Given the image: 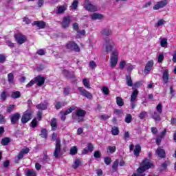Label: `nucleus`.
Masks as SVG:
<instances>
[{"label": "nucleus", "instance_id": "1", "mask_svg": "<svg viewBox=\"0 0 176 176\" xmlns=\"http://www.w3.org/2000/svg\"><path fill=\"white\" fill-rule=\"evenodd\" d=\"M153 164L151 163V160L145 159L141 164V166L138 168V173H145L146 170H149Z\"/></svg>", "mask_w": 176, "mask_h": 176}, {"label": "nucleus", "instance_id": "2", "mask_svg": "<svg viewBox=\"0 0 176 176\" xmlns=\"http://www.w3.org/2000/svg\"><path fill=\"white\" fill-rule=\"evenodd\" d=\"M118 57L119 52H118L116 50L113 51L110 58V67L111 68H115V67L118 65Z\"/></svg>", "mask_w": 176, "mask_h": 176}, {"label": "nucleus", "instance_id": "3", "mask_svg": "<svg viewBox=\"0 0 176 176\" xmlns=\"http://www.w3.org/2000/svg\"><path fill=\"white\" fill-rule=\"evenodd\" d=\"M66 48H67L68 50L76 52L77 53L80 52V48L79 47V45H78V44H76V43L74 41H69L66 44Z\"/></svg>", "mask_w": 176, "mask_h": 176}, {"label": "nucleus", "instance_id": "4", "mask_svg": "<svg viewBox=\"0 0 176 176\" xmlns=\"http://www.w3.org/2000/svg\"><path fill=\"white\" fill-rule=\"evenodd\" d=\"M60 153H61V140L57 138L55 143V150L54 151V157L57 159V157L60 156Z\"/></svg>", "mask_w": 176, "mask_h": 176}, {"label": "nucleus", "instance_id": "5", "mask_svg": "<svg viewBox=\"0 0 176 176\" xmlns=\"http://www.w3.org/2000/svg\"><path fill=\"white\" fill-rule=\"evenodd\" d=\"M138 93L139 91L138 89H134L133 91L131 94V107L132 109H134L137 104H135V102H137V97H138Z\"/></svg>", "mask_w": 176, "mask_h": 176}, {"label": "nucleus", "instance_id": "6", "mask_svg": "<svg viewBox=\"0 0 176 176\" xmlns=\"http://www.w3.org/2000/svg\"><path fill=\"white\" fill-rule=\"evenodd\" d=\"M84 8L86 10H88V12H97L98 10L97 6L91 4L89 0L85 1Z\"/></svg>", "mask_w": 176, "mask_h": 176}, {"label": "nucleus", "instance_id": "7", "mask_svg": "<svg viewBox=\"0 0 176 176\" xmlns=\"http://www.w3.org/2000/svg\"><path fill=\"white\" fill-rule=\"evenodd\" d=\"M104 47L107 53H111V52H112V49L115 48V43L112 39H107L106 41Z\"/></svg>", "mask_w": 176, "mask_h": 176}, {"label": "nucleus", "instance_id": "8", "mask_svg": "<svg viewBox=\"0 0 176 176\" xmlns=\"http://www.w3.org/2000/svg\"><path fill=\"white\" fill-rule=\"evenodd\" d=\"M14 38L19 45H23V43L27 42V37L21 33L16 34Z\"/></svg>", "mask_w": 176, "mask_h": 176}, {"label": "nucleus", "instance_id": "9", "mask_svg": "<svg viewBox=\"0 0 176 176\" xmlns=\"http://www.w3.org/2000/svg\"><path fill=\"white\" fill-rule=\"evenodd\" d=\"M78 91H80L81 96L82 97H86V98H89V100H91L93 98V95L91 93L89 92L87 90L85 89V88L78 87Z\"/></svg>", "mask_w": 176, "mask_h": 176}, {"label": "nucleus", "instance_id": "10", "mask_svg": "<svg viewBox=\"0 0 176 176\" xmlns=\"http://www.w3.org/2000/svg\"><path fill=\"white\" fill-rule=\"evenodd\" d=\"M32 113L33 112L30 110L25 111L21 118L22 123H27L29 120H31V116Z\"/></svg>", "mask_w": 176, "mask_h": 176}, {"label": "nucleus", "instance_id": "11", "mask_svg": "<svg viewBox=\"0 0 176 176\" xmlns=\"http://www.w3.org/2000/svg\"><path fill=\"white\" fill-rule=\"evenodd\" d=\"M76 115L78 117V122H83L85 116H86V111L79 109L76 111Z\"/></svg>", "mask_w": 176, "mask_h": 176}, {"label": "nucleus", "instance_id": "12", "mask_svg": "<svg viewBox=\"0 0 176 176\" xmlns=\"http://www.w3.org/2000/svg\"><path fill=\"white\" fill-rule=\"evenodd\" d=\"M60 24L63 28H68V27H69V24H71V18H69V16H65Z\"/></svg>", "mask_w": 176, "mask_h": 176}, {"label": "nucleus", "instance_id": "13", "mask_svg": "<svg viewBox=\"0 0 176 176\" xmlns=\"http://www.w3.org/2000/svg\"><path fill=\"white\" fill-rule=\"evenodd\" d=\"M12 124H16L20 120V113H16L10 116Z\"/></svg>", "mask_w": 176, "mask_h": 176}, {"label": "nucleus", "instance_id": "14", "mask_svg": "<svg viewBox=\"0 0 176 176\" xmlns=\"http://www.w3.org/2000/svg\"><path fill=\"white\" fill-rule=\"evenodd\" d=\"M34 82L37 84V86L41 87L45 84V78L38 76L34 78Z\"/></svg>", "mask_w": 176, "mask_h": 176}, {"label": "nucleus", "instance_id": "15", "mask_svg": "<svg viewBox=\"0 0 176 176\" xmlns=\"http://www.w3.org/2000/svg\"><path fill=\"white\" fill-rule=\"evenodd\" d=\"M100 34L102 36H111L112 35V30L109 28H104L100 31Z\"/></svg>", "mask_w": 176, "mask_h": 176}, {"label": "nucleus", "instance_id": "16", "mask_svg": "<svg viewBox=\"0 0 176 176\" xmlns=\"http://www.w3.org/2000/svg\"><path fill=\"white\" fill-rule=\"evenodd\" d=\"M67 10V6H59L56 7V14H63Z\"/></svg>", "mask_w": 176, "mask_h": 176}, {"label": "nucleus", "instance_id": "17", "mask_svg": "<svg viewBox=\"0 0 176 176\" xmlns=\"http://www.w3.org/2000/svg\"><path fill=\"white\" fill-rule=\"evenodd\" d=\"M168 79H170V74H168V70H165L162 74V80L164 83H168Z\"/></svg>", "mask_w": 176, "mask_h": 176}, {"label": "nucleus", "instance_id": "18", "mask_svg": "<svg viewBox=\"0 0 176 176\" xmlns=\"http://www.w3.org/2000/svg\"><path fill=\"white\" fill-rule=\"evenodd\" d=\"M156 153L162 159H163V157H166V152L164 151V150L163 148H162L160 147H159L157 149Z\"/></svg>", "mask_w": 176, "mask_h": 176}, {"label": "nucleus", "instance_id": "19", "mask_svg": "<svg viewBox=\"0 0 176 176\" xmlns=\"http://www.w3.org/2000/svg\"><path fill=\"white\" fill-rule=\"evenodd\" d=\"M63 74L66 78H75V74H74V72H68V70L64 69L63 70Z\"/></svg>", "mask_w": 176, "mask_h": 176}, {"label": "nucleus", "instance_id": "20", "mask_svg": "<svg viewBox=\"0 0 176 176\" xmlns=\"http://www.w3.org/2000/svg\"><path fill=\"white\" fill-rule=\"evenodd\" d=\"M153 67V60L148 61L144 67V72H149L152 69Z\"/></svg>", "mask_w": 176, "mask_h": 176}, {"label": "nucleus", "instance_id": "21", "mask_svg": "<svg viewBox=\"0 0 176 176\" xmlns=\"http://www.w3.org/2000/svg\"><path fill=\"white\" fill-rule=\"evenodd\" d=\"M91 20H101L104 19V16H102L101 14L94 13L91 15Z\"/></svg>", "mask_w": 176, "mask_h": 176}, {"label": "nucleus", "instance_id": "22", "mask_svg": "<svg viewBox=\"0 0 176 176\" xmlns=\"http://www.w3.org/2000/svg\"><path fill=\"white\" fill-rule=\"evenodd\" d=\"M161 113L155 111L154 113H152L151 117L155 122H160L162 120V118H160Z\"/></svg>", "mask_w": 176, "mask_h": 176}, {"label": "nucleus", "instance_id": "23", "mask_svg": "<svg viewBox=\"0 0 176 176\" xmlns=\"http://www.w3.org/2000/svg\"><path fill=\"white\" fill-rule=\"evenodd\" d=\"M133 152L135 156H136V157H138L140 156V153H141V146L140 144L135 145Z\"/></svg>", "mask_w": 176, "mask_h": 176}, {"label": "nucleus", "instance_id": "24", "mask_svg": "<svg viewBox=\"0 0 176 176\" xmlns=\"http://www.w3.org/2000/svg\"><path fill=\"white\" fill-rule=\"evenodd\" d=\"M34 25H36L38 28H45L46 23L42 21H34Z\"/></svg>", "mask_w": 176, "mask_h": 176}, {"label": "nucleus", "instance_id": "25", "mask_svg": "<svg viewBox=\"0 0 176 176\" xmlns=\"http://www.w3.org/2000/svg\"><path fill=\"white\" fill-rule=\"evenodd\" d=\"M50 124L52 126V130H53L54 131L57 130V119L53 118L52 120H51Z\"/></svg>", "mask_w": 176, "mask_h": 176}, {"label": "nucleus", "instance_id": "26", "mask_svg": "<svg viewBox=\"0 0 176 176\" xmlns=\"http://www.w3.org/2000/svg\"><path fill=\"white\" fill-rule=\"evenodd\" d=\"M37 109H41V111H45L47 109V103H40L36 106Z\"/></svg>", "mask_w": 176, "mask_h": 176}, {"label": "nucleus", "instance_id": "27", "mask_svg": "<svg viewBox=\"0 0 176 176\" xmlns=\"http://www.w3.org/2000/svg\"><path fill=\"white\" fill-rule=\"evenodd\" d=\"M8 80L10 85H13L14 83V75L12 73L8 74Z\"/></svg>", "mask_w": 176, "mask_h": 176}, {"label": "nucleus", "instance_id": "28", "mask_svg": "<svg viewBox=\"0 0 176 176\" xmlns=\"http://www.w3.org/2000/svg\"><path fill=\"white\" fill-rule=\"evenodd\" d=\"M118 167H119V160H116L112 165L113 173H116L118 171Z\"/></svg>", "mask_w": 176, "mask_h": 176}, {"label": "nucleus", "instance_id": "29", "mask_svg": "<svg viewBox=\"0 0 176 176\" xmlns=\"http://www.w3.org/2000/svg\"><path fill=\"white\" fill-rule=\"evenodd\" d=\"M11 140L10 138H4L1 140V144L3 146H6V145H9V142H10Z\"/></svg>", "mask_w": 176, "mask_h": 176}, {"label": "nucleus", "instance_id": "30", "mask_svg": "<svg viewBox=\"0 0 176 176\" xmlns=\"http://www.w3.org/2000/svg\"><path fill=\"white\" fill-rule=\"evenodd\" d=\"M82 84L86 89H91L90 87V80H89L87 78L82 79Z\"/></svg>", "mask_w": 176, "mask_h": 176}, {"label": "nucleus", "instance_id": "31", "mask_svg": "<svg viewBox=\"0 0 176 176\" xmlns=\"http://www.w3.org/2000/svg\"><path fill=\"white\" fill-rule=\"evenodd\" d=\"M11 97L14 98V100H16V98H20V97H21V94L19 91H14L12 93Z\"/></svg>", "mask_w": 176, "mask_h": 176}, {"label": "nucleus", "instance_id": "32", "mask_svg": "<svg viewBox=\"0 0 176 176\" xmlns=\"http://www.w3.org/2000/svg\"><path fill=\"white\" fill-rule=\"evenodd\" d=\"M116 104L118 107H123V105H124V101H123L122 98L118 96L116 98Z\"/></svg>", "mask_w": 176, "mask_h": 176}, {"label": "nucleus", "instance_id": "33", "mask_svg": "<svg viewBox=\"0 0 176 176\" xmlns=\"http://www.w3.org/2000/svg\"><path fill=\"white\" fill-rule=\"evenodd\" d=\"M126 80L127 86H129V87H133V80L131 79V76H126Z\"/></svg>", "mask_w": 176, "mask_h": 176}, {"label": "nucleus", "instance_id": "34", "mask_svg": "<svg viewBox=\"0 0 176 176\" xmlns=\"http://www.w3.org/2000/svg\"><path fill=\"white\" fill-rule=\"evenodd\" d=\"M75 107L72 106L69 109H66L65 111H63L65 113V115H69V113H72V112H74L75 111Z\"/></svg>", "mask_w": 176, "mask_h": 176}, {"label": "nucleus", "instance_id": "35", "mask_svg": "<svg viewBox=\"0 0 176 176\" xmlns=\"http://www.w3.org/2000/svg\"><path fill=\"white\" fill-rule=\"evenodd\" d=\"M27 176H36V172L34 170H28L25 172Z\"/></svg>", "mask_w": 176, "mask_h": 176}, {"label": "nucleus", "instance_id": "36", "mask_svg": "<svg viewBox=\"0 0 176 176\" xmlns=\"http://www.w3.org/2000/svg\"><path fill=\"white\" fill-rule=\"evenodd\" d=\"M111 133H112L113 135H119V128H118L117 126H113Z\"/></svg>", "mask_w": 176, "mask_h": 176}, {"label": "nucleus", "instance_id": "37", "mask_svg": "<svg viewBox=\"0 0 176 176\" xmlns=\"http://www.w3.org/2000/svg\"><path fill=\"white\" fill-rule=\"evenodd\" d=\"M131 120H133V116H131V114H126L125 117V122L131 123Z\"/></svg>", "mask_w": 176, "mask_h": 176}, {"label": "nucleus", "instance_id": "38", "mask_svg": "<svg viewBox=\"0 0 176 176\" xmlns=\"http://www.w3.org/2000/svg\"><path fill=\"white\" fill-rule=\"evenodd\" d=\"M107 151L109 153H114V152H116V146H108Z\"/></svg>", "mask_w": 176, "mask_h": 176}, {"label": "nucleus", "instance_id": "39", "mask_svg": "<svg viewBox=\"0 0 176 176\" xmlns=\"http://www.w3.org/2000/svg\"><path fill=\"white\" fill-rule=\"evenodd\" d=\"M89 68L91 69H95L96 67H97V63L94 60H91L89 64Z\"/></svg>", "mask_w": 176, "mask_h": 176}, {"label": "nucleus", "instance_id": "40", "mask_svg": "<svg viewBox=\"0 0 176 176\" xmlns=\"http://www.w3.org/2000/svg\"><path fill=\"white\" fill-rule=\"evenodd\" d=\"M164 23H166V21H164V19H160L157 21V23H155V27H156L157 28L163 25L164 24Z\"/></svg>", "mask_w": 176, "mask_h": 176}, {"label": "nucleus", "instance_id": "41", "mask_svg": "<svg viewBox=\"0 0 176 176\" xmlns=\"http://www.w3.org/2000/svg\"><path fill=\"white\" fill-rule=\"evenodd\" d=\"M156 109L158 113L161 114L163 113V106L162 105V103H159L157 105Z\"/></svg>", "mask_w": 176, "mask_h": 176}, {"label": "nucleus", "instance_id": "42", "mask_svg": "<svg viewBox=\"0 0 176 176\" xmlns=\"http://www.w3.org/2000/svg\"><path fill=\"white\" fill-rule=\"evenodd\" d=\"M78 153V147L73 146L70 149V155H76Z\"/></svg>", "mask_w": 176, "mask_h": 176}, {"label": "nucleus", "instance_id": "43", "mask_svg": "<svg viewBox=\"0 0 176 176\" xmlns=\"http://www.w3.org/2000/svg\"><path fill=\"white\" fill-rule=\"evenodd\" d=\"M167 38H162L160 41V45L162 47H166L167 46Z\"/></svg>", "mask_w": 176, "mask_h": 176}, {"label": "nucleus", "instance_id": "44", "mask_svg": "<svg viewBox=\"0 0 176 176\" xmlns=\"http://www.w3.org/2000/svg\"><path fill=\"white\" fill-rule=\"evenodd\" d=\"M70 91H71V88L69 87H66L64 89L63 95L65 96H68L69 94Z\"/></svg>", "mask_w": 176, "mask_h": 176}, {"label": "nucleus", "instance_id": "45", "mask_svg": "<svg viewBox=\"0 0 176 176\" xmlns=\"http://www.w3.org/2000/svg\"><path fill=\"white\" fill-rule=\"evenodd\" d=\"M77 35H76V38H80V35H86V31H85V30H78L77 31Z\"/></svg>", "mask_w": 176, "mask_h": 176}, {"label": "nucleus", "instance_id": "46", "mask_svg": "<svg viewBox=\"0 0 176 176\" xmlns=\"http://www.w3.org/2000/svg\"><path fill=\"white\" fill-rule=\"evenodd\" d=\"M41 135L43 138H46L47 137V131L46 129H43L41 130Z\"/></svg>", "mask_w": 176, "mask_h": 176}, {"label": "nucleus", "instance_id": "47", "mask_svg": "<svg viewBox=\"0 0 176 176\" xmlns=\"http://www.w3.org/2000/svg\"><path fill=\"white\" fill-rule=\"evenodd\" d=\"M36 126H38V120H36V118H34L31 122V127H32L33 129H35Z\"/></svg>", "mask_w": 176, "mask_h": 176}, {"label": "nucleus", "instance_id": "48", "mask_svg": "<svg viewBox=\"0 0 176 176\" xmlns=\"http://www.w3.org/2000/svg\"><path fill=\"white\" fill-rule=\"evenodd\" d=\"M41 162L43 163L46 162H50V158H49V156H47V154L44 153L43 157L41 159Z\"/></svg>", "mask_w": 176, "mask_h": 176}, {"label": "nucleus", "instance_id": "49", "mask_svg": "<svg viewBox=\"0 0 176 176\" xmlns=\"http://www.w3.org/2000/svg\"><path fill=\"white\" fill-rule=\"evenodd\" d=\"M141 86H142V81H138L133 85V89H138Z\"/></svg>", "mask_w": 176, "mask_h": 176}, {"label": "nucleus", "instance_id": "50", "mask_svg": "<svg viewBox=\"0 0 176 176\" xmlns=\"http://www.w3.org/2000/svg\"><path fill=\"white\" fill-rule=\"evenodd\" d=\"M167 3H168L167 0H163V1L158 2V4H160V6L161 8H164V6H166L167 5Z\"/></svg>", "mask_w": 176, "mask_h": 176}, {"label": "nucleus", "instance_id": "51", "mask_svg": "<svg viewBox=\"0 0 176 176\" xmlns=\"http://www.w3.org/2000/svg\"><path fill=\"white\" fill-rule=\"evenodd\" d=\"M102 91L105 96H108V94H109V89L107 87H103L102 88Z\"/></svg>", "mask_w": 176, "mask_h": 176}, {"label": "nucleus", "instance_id": "52", "mask_svg": "<svg viewBox=\"0 0 176 176\" xmlns=\"http://www.w3.org/2000/svg\"><path fill=\"white\" fill-rule=\"evenodd\" d=\"M104 163H105V164H107V166H109V164H111V163H112V159H111V157H105Z\"/></svg>", "mask_w": 176, "mask_h": 176}, {"label": "nucleus", "instance_id": "53", "mask_svg": "<svg viewBox=\"0 0 176 176\" xmlns=\"http://www.w3.org/2000/svg\"><path fill=\"white\" fill-rule=\"evenodd\" d=\"M119 67L120 69H124V67H126V60H121Z\"/></svg>", "mask_w": 176, "mask_h": 176}, {"label": "nucleus", "instance_id": "54", "mask_svg": "<svg viewBox=\"0 0 176 176\" xmlns=\"http://www.w3.org/2000/svg\"><path fill=\"white\" fill-rule=\"evenodd\" d=\"M94 156L96 159H100V157H101V152H100L99 151H94Z\"/></svg>", "mask_w": 176, "mask_h": 176}, {"label": "nucleus", "instance_id": "55", "mask_svg": "<svg viewBox=\"0 0 176 176\" xmlns=\"http://www.w3.org/2000/svg\"><path fill=\"white\" fill-rule=\"evenodd\" d=\"M79 166H80V161L79 160H76L73 165V168L76 169Z\"/></svg>", "mask_w": 176, "mask_h": 176}, {"label": "nucleus", "instance_id": "56", "mask_svg": "<svg viewBox=\"0 0 176 176\" xmlns=\"http://www.w3.org/2000/svg\"><path fill=\"white\" fill-rule=\"evenodd\" d=\"M67 114H65V113L64 111H60V119L61 120H63V122L65 121V120L67 119Z\"/></svg>", "mask_w": 176, "mask_h": 176}, {"label": "nucleus", "instance_id": "57", "mask_svg": "<svg viewBox=\"0 0 176 176\" xmlns=\"http://www.w3.org/2000/svg\"><path fill=\"white\" fill-rule=\"evenodd\" d=\"M35 85V79L32 80L27 85V89H30V87H32V86H34Z\"/></svg>", "mask_w": 176, "mask_h": 176}, {"label": "nucleus", "instance_id": "58", "mask_svg": "<svg viewBox=\"0 0 176 176\" xmlns=\"http://www.w3.org/2000/svg\"><path fill=\"white\" fill-rule=\"evenodd\" d=\"M14 104H10L8 108H7V112L8 113H10L14 109Z\"/></svg>", "mask_w": 176, "mask_h": 176}, {"label": "nucleus", "instance_id": "59", "mask_svg": "<svg viewBox=\"0 0 176 176\" xmlns=\"http://www.w3.org/2000/svg\"><path fill=\"white\" fill-rule=\"evenodd\" d=\"M114 113H116V115H123V110L116 109H114Z\"/></svg>", "mask_w": 176, "mask_h": 176}, {"label": "nucleus", "instance_id": "60", "mask_svg": "<svg viewBox=\"0 0 176 176\" xmlns=\"http://www.w3.org/2000/svg\"><path fill=\"white\" fill-rule=\"evenodd\" d=\"M87 149L89 152H93L94 147L93 146V144H91V143L87 144Z\"/></svg>", "mask_w": 176, "mask_h": 176}, {"label": "nucleus", "instance_id": "61", "mask_svg": "<svg viewBox=\"0 0 176 176\" xmlns=\"http://www.w3.org/2000/svg\"><path fill=\"white\" fill-rule=\"evenodd\" d=\"M7 97H8V95L6 94V91H3L2 93H1V99L3 100V101H5V100H6V98H7Z\"/></svg>", "mask_w": 176, "mask_h": 176}, {"label": "nucleus", "instance_id": "62", "mask_svg": "<svg viewBox=\"0 0 176 176\" xmlns=\"http://www.w3.org/2000/svg\"><path fill=\"white\" fill-rule=\"evenodd\" d=\"M72 7L73 9L76 10L78 8V0H74L72 3Z\"/></svg>", "mask_w": 176, "mask_h": 176}, {"label": "nucleus", "instance_id": "63", "mask_svg": "<svg viewBox=\"0 0 176 176\" xmlns=\"http://www.w3.org/2000/svg\"><path fill=\"white\" fill-rule=\"evenodd\" d=\"M146 116V111H142L139 114V118L140 119H144V118H145Z\"/></svg>", "mask_w": 176, "mask_h": 176}, {"label": "nucleus", "instance_id": "64", "mask_svg": "<svg viewBox=\"0 0 176 176\" xmlns=\"http://www.w3.org/2000/svg\"><path fill=\"white\" fill-rule=\"evenodd\" d=\"M131 176H145V174H144V172H138V171L137 173H133Z\"/></svg>", "mask_w": 176, "mask_h": 176}]
</instances>
